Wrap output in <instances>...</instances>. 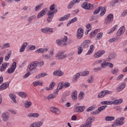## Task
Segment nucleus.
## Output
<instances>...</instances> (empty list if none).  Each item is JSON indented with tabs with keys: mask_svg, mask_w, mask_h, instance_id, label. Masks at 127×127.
Here are the masks:
<instances>
[{
	"mask_svg": "<svg viewBox=\"0 0 127 127\" xmlns=\"http://www.w3.org/2000/svg\"><path fill=\"white\" fill-rule=\"evenodd\" d=\"M125 120L126 118L125 117H121L120 118L116 119L115 124L112 125L113 127H119L120 126H124L125 125Z\"/></svg>",
	"mask_w": 127,
	"mask_h": 127,
	"instance_id": "nucleus-1",
	"label": "nucleus"
},
{
	"mask_svg": "<svg viewBox=\"0 0 127 127\" xmlns=\"http://www.w3.org/2000/svg\"><path fill=\"white\" fill-rule=\"evenodd\" d=\"M38 66V62L34 61L30 64L28 66L27 70L29 72H31L33 71L36 67Z\"/></svg>",
	"mask_w": 127,
	"mask_h": 127,
	"instance_id": "nucleus-2",
	"label": "nucleus"
},
{
	"mask_svg": "<svg viewBox=\"0 0 127 127\" xmlns=\"http://www.w3.org/2000/svg\"><path fill=\"white\" fill-rule=\"evenodd\" d=\"M58 10L57 9H55L53 11H49L48 12V17L47 18V21L48 22H51V21H52V19L53 17H54V14L56 13Z\"/></svg>",
	"mask_w": 127,
	"mask_h": 127,
	"instance_id": "nucleus-3",
	"label": "nucleus"
},
{
	"mask_svg": "<svg viewBox=\"0 0 127 127\" xmlns=\"http://www.w3.org/2000/svg\"><path fill=\"white\" fill-rule=\"evenodd\" d=\"M67 40L68 37H67V36H64L62 40H57L56 43L58 45H60V46H64L67 44L66 42Z\"/></svg>",
	"mask_w": 127,
	"mask_h": 127,
	"instance_id": "nucleus-4",
	"label": "nucleus"
},
{
	"mask_svg": "<svg viewBox=\"0 0 127 127\" xmlns=\"http://www.w3.org/2000/svg\"><path fill=\"white\" fill-rule=\"evenodd\" d=\"M111 94V92L109 90H103L100 92L98 95V98L101 99V98H104L105 96L107 95Z\"/></svg>",
	"mask_w": 127,
	"mask_h": 127,
	"instance_id": "nucleus-5",
	"label": "nucleus"
},
{
	"mask_svg": "<svg viewBox=\"0 0 127 127\" xmlns=\"http://www.w3.org/2000/svg\"><path fill=\"white\" fill-rule=\"evenodd\" d=\"M94 119V117H91L87 119L85 125L83 126H81L80 127H92V121H93V119Z\"/></svg>",
	"mask_w": 127,
	"mask_h": 127,
	"instance_id": "nucleus-6",
	"label": "nucleus"
},
{
	"mask_svg": "<svg viewBox=\"0 0 127 127\" xmlns=\"http://www.w3.org/2000/svg\"><path fill=\"white\" fill-rule=\"evenodd\" d=\"M56 57H58L59 59L61 60L65 59L67 57V55L63 52H59L56 55Z\"/></svg>",
	"mask_w": 127,
	"mask_h": 127,
	"instance_id": "nucleus-7",
	"label": "nucleus"
},
{
	"mask_svg": "<svg viewBox=\"0 0 127 127\" xmlns=\"http://www.w3.org/2000/svg\"><path fill=\"white\" fill-rule=\"evenodd\" d=\"M84 35V29L81 28H79L77 30L76 36L78 39H81Z\"/></svg>",
	"mask_w": 127,
	"mask_h": 127,
	"instance_id": "nucleus-8",
	"label": "nucleus"
},
{
	"mask_svg": "<svg viewBox=\"0 0 127 127\" xmlns=\"http://www.w3.org/2000/svg\"><path fill=\"white\" fill-rule=\"evenodd\" d=\"M15 69H16V62H13L11 67L8 69L7 73L8 74H11L14 72Z\"/></svg>",
	"mask_w": 127,
	"mask_h": 127,
	"instance_id": "nucleus-9",
	"label": "nucleus"
},
{
	"mask_svg": "<svg viewBox=\"0 0 127 127\" xmlns=\"http://www.w3.org/2000/svg\"><path fill=\"white\" fill-rule=\"evenodd\" d=\"M114 20V15L109 14L105 20L106 24H110Z\"/></svg>",
	"mask_w": 127,
	"mask_h": 127,
	"instance_id": "nucleus-10",
	"label": "nucleus"
},
{
	"mask_svg": "<svg viewBox=\"0 0 127 127\" xmlns=\"http://www.w3.org/2000/svg\"><path fill=\"white\" fill-rule=\"evenodd\" d=\"M48 9L47 8H45L43 10H42L37 15V18H41L43 16H44L45 14H46V12H47Z\"/></svg>",
	"mask_w": 127,
	"mask_h": 127,
	"instance_id": "nucleus-11",
	"label": "nucleus"
},
{
	"mask_svg": "<svg viewBox=\"0 0 127 127\" xmlns=\"http://www.w3.org/2000/svg\"><path fill=\"white\" fill-rule=\"evenodd\" d=\"M42 126H43V122L41 121H38L31 124L29 125V127H42Z\"/></svg>",
	"mask_w": 127,
	"mask_h": 127,
	"instance_id": "nucleus-12",
	"label": "nucleus"
},
{
	"mask_svg": "<svg viewBox=\"0 0 127 127\" xmlns=\"http://www.w3.org/2000/svg\"><path fill=\"white\" fill-rule=\"evenodd\" d=\"M80 2V0H72L67 5L68 9H71L74 6L75 3H79Z\"/></svg>",
	"mask_w": 127,
	"mask_h": 127,
	"instance_id": "nucleus-13",
	"label": "nucleus"
},
{
	"mask_svg": "<svg viewBox=\"0 0 127 127\" xmlns=\"http://www.w3.org/2000/svg\"><path fill=\"white\" fill-rule=\"evenodd\" d=\"M126 31V28L125 26H122L117 31L116 35L117 36H121Z\"/></svg>",
	"mask_w": 127,
	"mask_h": 127,
	"instance_id": "nucleus-14",
	"label": "nucleus"
},
{
	"mask_svg": "<svg viewBox=\"0 0 127 127\" xmlns=\"http://www.w3.org/2000/svg\"><path fill=\"white\" fill-rule=\"evenodd\" d=\"M3 122H6L9 120V114L7 112H3L1 114Z\"/></svg>",
	"mask_w": 127,
	"mask_h": 127,
	"instance_id": "nucleus-15",
	"label": "nucleus"
},
{
	"mask_svg": "<svg viewBox=\"0 0 127 127\" xmlns=\"http://www.w3.org/2000/svg\"><path fill=\"white\" fill-rule=\"evenodd\" d=\"M81 7L84 9H91L93 8V5L89 3L84 2L81 5Z\"/></svg>",
	"mask_w": 127,
	"mask_h": 127,
	"instance_id": "nucleus-16",
	"label": "nucleus"
},
{
	"mask_svg": "<svg viewBox=\"0 0 127 127\" xmlns=\"http://www.w3.org/2000/svg\"><path fill=\"white\" fill-rule=\"evenodd\" d=\"M9 66V63H3L0 66V72H3L5 71V69L7 68Z\"/></svg>",
	"mask_w": 127,
	"mask_h": 127,
	"instance_id": "nucleus-17",
	"label": "nucleus"
},
{
	"mask_svg": "<svg viewBox=\"0 0 127 127\" xmlns=\"http://www.w3.org/2000/svg\"><path fill=\"white\" fill-rule=\"evenodd\" d=\"M63 87H64L63 82L59 83L58 84L56 91L55 92V95H57V94H58V92H59V90H62V89L63 88Z\"/></svg>",
	"mask_w": 127,
	"mask_h": 127,
	"instance_id": "nucleus-18",
	"label": "nucleus"
},
{
	"mask_svg": "<svg viewBox=\"0 0 127 127\" xmlns=\"http://www.w3.org/2000/svg\"><path fill=\"white\" fill-rule=\"evenodd\" d=\"M91 41L89 40H86L83 42L82 46L83 48H88Z\"/></svg>",
	"mask_w": 127,
	"mask_h": 127,
	"instance_id": "nucleus-19",
	"label": "nucleus"
},
{
	"mask_svg": "<svg viewBox=\"0 0 127 127\" xmlns=\"http://www.w3.org/2000/svg\"><path fill=\"white\" fill-rule=\"evenodd\" d=\"M85 109V106H78L75 108V112H76L77 113H82V112H84Z\"/></svg>",
	"mask_w": 127,
	"mask_h": 127,
	"instance_id": "nucleus-20",
	"label": "nucleus"
},
{
	"mask_svg": "<svg viewBox=\"0 0 127 127\" xmlns=\"http://www.w3.org/2000/svg\"><path fill=\"white\" fill-rule=\"evenodd\" d=\"M126 85L127 84H126V83L125 82L121 83V85H119V87L117 88L118 92H121V91L124 90V89L126 88Z\"/></svg>",
	"mask_w": 127,
	"mask_h": 127,
	"instance_id": "nucleus-21",
	"label": "nucleus"
},
{
	"mask_svg": "<svg viewBox=\"0 0 127 127\" xmlns=\"http://www.w3.org/2000/svg\"><path fill=\"white\" fill-rule=\"evenodd\" d=\"M8 82H5L3 83L0 86V91H1L2 90H5V89H7V88H8Z\"/></svg>",
	"mask_w": 127,
	"mask_h": 127,
	"instance_id": "nucleus-22",
	"label": "nucleus"
},
{
	"mask_svg": "<svg viewBox=\"0 0 127 127\" xmlns=\"http://www.w3.org/2000/svg\"><path fill=\"white\" fill-rule=\"evenodd\" d=\"M55 76H58V77H61V76H63L64 75V72L62 70H57L53 72Z\"/></svg>",
	"mask_w": 127,
	"mask_h": 127,
	"instance_id": "nucleus-23",
	"label": "nucleus"
},
{
	"mask_svg": "<svg viewBox=\"0 0 127 127\" xmlns=\"http://www.w3.org/2000/svg\"><path fill=\"white\" fill-rule=\"evenodd\" d=\"M48 51V49L46 48H40L38 49L35 51L36 53H45V52H47Z\"/></svg>",
	"mask_w": 127,
	"mask_h": 127,
	"instance_id": "nucleus-24",
	"label": "nucleus"
},
{
	"mask_svg": "<svg viewBox=\"0 0 127 127\" xmlns=\"http://www.w3.org/2000/svg\"><path fill=\"white\" fill-rule=\"evenodd\" d=\"M50 110L51 111H52V113H54V114H60V111L58 110L57 108H56L55 107H51Z\"/></svg>",
	"mask_w": 127,
	"mask_h": 127,
	"instance_id": "nucleus-25",
	"label": "nucleus"
},
{
	"mask_svg": "<svg viewBox=\"0 0 127 127\" xmlns=\"http://www.w3.org/2000/svg\"><path fill=\"white\" fill-rule=\"evenodd\" d=\"M57 96V95L56 94H50L48 95L47 97L44 96V98L45 100H46L47 99L50 100L52 99H55V98H56Z\"/></svg>",
	"mask_w": 127,
	"mask_h": 127,
	"instance_id": "nucleus-26",
	"label": "nucleus"
},
{
	"mask_svg": "<svg viewBox=\"0 0 127 127\" xmlns=\"http://www.w3.org/2000/svg\"><path fill=\"white\" fill-rule=\"evenodd\" d=\"M28 118H38L39 114L38 113H30L28 115Z\"/></svg>",
	"mask_w": 127,
	"mask_h": 127,
	"instance_id": "nucleus-27",
	"label": "nucleus"
},
{
	"mask_svg": "<svg viewBox=\"0 0 127 127\" xmlns=\"http://www.w3.org/2000/svg\"><path fill=\"white\" fill-rule=\"evenodd\" d=\"M71 98L74 101L77 100V91H73L71 93Z\"/></svg>",
	"mask_w": 127,
	"mask_h": 127,
	"instance_id": "nucleus-28",
	"label": "nucleus"
},
{
	"mask_svg": "<svg viewBox=\"0 0 127 127\" xmlns=\"http://www.w3.org/2000/svg\"><path fill=\"white\" fill-rule=\"evenodd\" d=\"M94 50H95V46H94L93 45H91L90 47V49L87 53V55H90V54H92V53L93 52Z\"/></svg>",
	"mask_w": 127,
	"mask_h": 127,
	"instance_id": "nucleus-29",
	"label": "nucleus"
},
{
	"mask_svg": "<svg viewBox=\"0 0 127 127\" xmlns=\"http://www.w3.org/2000/svg\"><path fill=\"white\" fill-rule=\"evenodd\" d=\"M36 19V16H35V15L30 16V17H29L27 19V21L28 22V23H31V22L32 21V20H34V19Z\"/></svg>",
	"mask_w": 127,
	"mask_h": 127,
	"instance_id": "nucleus-30",
	"label": "nucleus"
},
{
	"mask_svg": "<svg viewBox=\"0 0 127 127\" xmlns=\"http://www.w3.org/2000/svg\"><path fill=\"white\" fill-rule=\"evenodd\" d=\"M68 17H70V14H68L67 15H64L63 17H62L61 18L59 19V21H64V20H67Z\"/></svg>",
	"mask_w": 127,
	"mask_h": 127,
	"instance_id": "nucleus-31",
	"label": "nucleus"
},
{
	"mask_svg": "<svg viewBox=\"0 0 127 127\" xmlns=\"http://www.w3.org/2000/svg\"><path fill=\"white\" fill-rule=\"evenodd\" d=\"M47 73L45 72H43L40 73V74H38L36 76V79H40V78H43V77H45V76H47Z\"/></svg>",
	"mask_w": 127,
	"mask_h": 127,
	"instance_id": "nucleus-32",
	"label": "nucleus"
},
{
	"mask_svg": "<svg viewBox=\"0 0 127 127\" xmlns=\"http://www.w3.org/2000/svg\"><path fill=\"white\" fill-rule=\"evenodd\" d=\"M26 46H27V43H24L23 45L21 46V48L20 49V52H23L24 50H25Z\"/></svg>",
	"mask_w": 127,
	"mask_h": 127,
	"instance_id": "nucleus-33",
	"label": "nucleus"
},
{
	"mask_svg": "<svg viewBox=\"0 0 127 127\" xmlns=\"http://www.w3.org/2000/svg\"><path fill=\"white\" fill-rule=\"evenodd\" d=\"M33 85L34 87H36L37 86H42V85H43V83L41 81H37L34 82L33 83Z\"/></svg>",
	"mask_w": 127,
	"mask_h": 127,
	"instance_id": "nucleus-34",
	"label": "nucleus"
},
{
	"mask_svg": "<svg viewBox=\"0 0 127 127\" xmlns=\"http://www.w3.org/2000/svg\"><path fill=\"white\" fill-rule=\"evenodd\" d=\"M108 106L107 105H103L101 107H100L98 108V111L99 113H101V112H103V111H105L106 110V108H107Z\"/></svg>",
	"mask_w": 127,
	"mask_h": 127,
	"instance_id": "nucleus-35",
	"label": "nucleus"
},
{
	"mask_svg": "<svg viewBox=\"0 0 127 127\" xmlns=\"http://www.w3.org/2000/svg\"><path fill=\"white\" fill-rule=\"evenodd\" d=\"M115 117L114 116H107L105 118V121L107 122H112V121H114Z\"/></svg>",
	"mask_w": 127,
	"mask_h": 127,
	"instance_id": "nucleus-36",
	"label": "nucleus"
},
{
	"mask_svg": "<svg viewBox=\"0 0 127 127\" xmlns=\"http://www.w3.org/2000/svg\"><path fill=\"white\" fill-rule=\"evenodd\" d=\"M123 99L116 100L115 101H113L114 105H120V104H122V103H123Z\"/></svg>",
	"mask_w": 127,
	"mask_h": 127,
	"instance_id": "nucleus-37",
	"label": "nucleus"
},
{
	"mask_svg": "<svg viewBox=\"0 0 127 127\" xmlns=\"http://www.w3.org/2000/svg\"><path fill=\"white\" fill-rule=\"evenodd\" d=\"M18 95L21 97V98H26V96H27V94L24 92H19L18 93Z\"/></svg>",
	"mask_w": 127,
	"mask_h": 127,
	"instance_id": "nucleus-38",
	"label": "nucleus"
},
{
	"mask_svg": "<svg viewBox=\"0 0 127 127\" xmlns=\"http://www.w3.org/2000/svg\"><path fill=\"white\" fill-rule=\"evenodd\" d=\"M25 107L28 109V108H30V106L31 105H32V103H31V102L28 101L26 100L25 101Z\"/></svg>",
	"mask_w": 127,
	"mask_h": 127,
	"instance_id": "nucleus-39",
	"label": "nucleus"
},
{
	"mask_svg": "<svg viewBox=\"0 0 127 127\" xmlns=\"http://www.w3.org/2000/svg\"><path fill=\"white\" fill-rule=\"evenodd\" d=\"M79 78H80V73H77L74 75L72 79L73 82H77V79H79Z\"/></svg>",
	"mask_w": 127,
	"mask_h": 127,
	"instance_id": "nucleus-40",
	"label": "nucleus"
},
{
	"mask_svg": "<svg viewBox=\"0 0 127 127\" xmlns=\"http://www.w3.org/2000/svg\"><path fill=\"white\" fill-rule=\"evenodd\" d=\"M77 20H78V18H77V17L73 18V19H71L69 21H68V22L67 24V26H69V25H70V24H71V23H73V22H76Z\"/></svg>",
	"mask_w": 127,
	"mask_h": 127,
	"instance_id": "nucleus-41",
	"label": "nucleus"
},
{
	"mask_svg": "<svg viewBox=\"0 0 127 127\" xmlns=\"http://www.w3.org/2000/svg\"><path fill=\"white\" fill-rule=\"evenodd\" d=\"M68 94H64L63 95L62 98V100L63 103L67 102V97H68Z\"/></svg>",
	"mask_w": 127,
	"mask_h": 127,
	"instance_id": "nucleus-42",
	"label": "nucleus"
},
{
	"mask_svg": "<svg viewBox=\"0 0 127 127\" xmlns=\"http://www.w3.org/2000/svg\"><path fill=\"white\" fill-rule=\"evenodd\" d=\"M101 8H102V6L97 7L93 12V14H98L100 11H101Z\"/></svg>",
	"mask_w": 127,
	"mask_h": 127,
	"instance_id": "nucleus-43",
	"label": "nucleus"
},
{
	"mask_svg": "<svg viewBox=\"0 0 127 127\" xmlns=\"http://www.w3.org/2000/svg\"><path fill=\"white\" fill-rule=\"evenodd\" d=\"M55 8H56V5L55 4H52L50 6V11H54L55 9H57Z\"/></svg>",
	"mask_w": 127,
	"mask_h": 127,
	"instance_id": "nucleus-44",
	"label": "nucleus"
},
{
	"mask_svg": "<svg viewBox=\"0 0 127 127\" xmlns=\"http://www.w3.org/2000/svg\"><path fill=\"white\" fill-rule=\"evenodd\" d=\"M43 58H44V59H47L49 60H51V59H53L52 57L51 56H50V55H44L43 56Z\"/></svg>",
	"mask_w": 127,
	"mask_h": 127,
	"instance_id": "nucleus-45",
	"label": "nucleus"
},
{
	"mask_svg": "<svg viewBox=\"0 0 127 127\" xmlns=\"http://www.w3.org/2000/svg\"><path fill=\"white\" fill-rule=\"evenodd\" d=\"M117 27H118V25H115L112 29H111L110 31L108 32L109 34H111V33H113L114 31L117 29Z\"/></svg>",
	"mask_w": 127,
	"mask_h": 127,
	"instance_id": "nucleus-46",
	"label": "nucleus"
},
{
	"mask_svg": "<svg viewBox=\"0 0 127 127\" xmlns=\"http://www.w3.org/2000/svg\"><path fill=\"white\" fill-rule=\"evenodd\" d=\"M10 98L11 99V100L13 101V102L15 103L16 104V100H15V95L13 94H10L9 95Z\"/></svg>",
	"mask_w": 127,
	"mask_h": 127,
	"instance_id": "nucleus-47",
	"label": "nucleus"
},
{
	"mask_svg": "<svg viewBox=\"0 0 127 127\" xmlns=\"http://www.w3.org/2000/svg\"><path fill=\"white\" fill-rule=\"evenodd\" d=\"M101 13H100V16H103V15H104V14H105L106 13V8L103 7V6H102V8H101Z\"/></svg>",
	"mask_w": 127,
	"mask_h": 127,
	"instance_id": "nucleus-48",
	"label": "nucleus"
},
{
	"mask_svg": "<svg viewBox=\"0 0 127 127\" xmlns=\"http://www.w3.org/2000/svg\"><path fill=\"white\" fill-rule=\"evenodd\" d=\"M119 40V38L118 37H115L113 38L110 39L109 40V42H110V43H112L113 42H115V41H118Z\"/></svg>",
	"mask_w": 127,
	"mask_h": 127,
	"instance_id": "nucleus-49",
	"label": "nucleus"
},
{
	"mask_svg": "<svg viewBox=\"0 0 127 127\" xmlns=\"http://www.w3.org/2000/svg\"><path fill=\"white\" fill-rule=\"evenodd\" d=\"M98 33V29H95L94 31H92L90 33V36H92V37H94V36H96V34Z\"/></svg>",
	"mask_w": 127,
	"mask_h": 127,
	"instance_id": "nucleus-50",
	"label": "nucleus"
},
{
	"mask_svg": "<svg viewBox=\"0 0 127 127\" xmlns=\"http://www.w3.org/2000/svg\"><path fill=\"white\" fill-rule=\"evenodd\" d=\"M11 55V51H10L7 56H5V60L6 61H8L9 60V59L10 58V56Z\"/></svg>",
	"mask_w": 127,
	"mask_h": 127,
	"instance_id": "nucleus-51",
	"label": "nucleus"
},
{
	"mask_svg": "<svg viewBox=\"0 0 127 127\" xmlns=\"http://www.w3.org/2000/svg\"><path fill=\"white\" fill-rule=\"evenodd\" d=\"M85 95V93L82 92H80L79 94V96L78 98L80 100H83V99H84V95Z\"/></svg>",
	"mask_w": 127,
	"mask_h": 127,
	"instance_id": "nucleus-52",
	"label": "nucleus"
},
{
	"mask_svg": "<svg viewBox=\"0 0 127 127\" xmlns=\"http://www.w3.org/2000/svg\"><path fill=\"white\" fill-rule=\"evenodd\" d=\"M42 5H43V3H41L39 5H37L35 8V11H38V10H39V9H40Z\"/></svg>",
	"mask_w": 127,
	"mask_h": 127,
	"instance_id": "nucleus-53",
	"label": "nucleus"
},
{
	"mask_svg": "<svg viewBox=\"0 0 127 127\" xmlns=\"http://www.w3.org/2000/svg\"><path fill=\"white\" fill-rule=\"evenodd\" d=\"M102 62H103L102 60H97V61L94 62L92 64V65H93V66H95V65H97V64H101V63H102Z\"/></svg>",
	"mask_w": 127,
	"mask_h": 127,
	"instance_id": "nucleus-54",
	"label": "nucleus"
},
{
	"mask_svg": "<svg viewBox=\"0 0 127 127\" xmlns=\"http://www.w3.org/2000/svg\"><path fill=\"white\" fill-rule=\"evenodd\" d=\"M82 52H83V48L82 47H78L77 54L78 55H80V54H82Z\"/></svg>",
	"mask_w": 127,
	"mask_h": 127,
	"instance_id": "nucleus-55",
	"label": "nucleus"
},
{
	"mask_svg": "<svg viewBox=\"0 0 127 127\" xmlns=\"http://www.w3.org/2000/svg\"><path fill=\"white\" fill-rule=\"evenodd\" d=\"M111 73H112V74H113L114 75H117V74H118V73H119V69L115 68L114 69H113L111 71Z\"/></svg>",
	"mask_w": 127,
	"mask_h": 127,
	"instance_id": "nucleus-56",
	"label": "nucleus"
},
{
	"mask_svg": "<svg viewBox=\"0 0 127 127\" xmlns=\"http://www.w3.org/2000/svg\"><path fill=\"white\" fill-rule=\"evenodd\" d=\"M105 67H107V63L105 61H104L100 65V68H102V69H104Z\"/></svg>",
	"mask_w": 127,
	"mask_h": 127,
	"instance_id": "nucleus-57",
	"label": "nucleus"
},
{
	"mask_svg": "<svg viewBox=\"0 0 127 127\" xmlns=\"http://www.w3.org/2000/svg\"><path fill=\"white\" fill-rule=\"evenodd\" d=\"M102 37H103V33L102 32H100L97 35V39H101V38H102Z\"/></svg>",
	"mask_w": 127,
	"mask_h": 127,
	"instance_id": "nucleus-58",
	"label": "nucleus"
},
{
	"mask_svg": "<svg viewBox=\"0 0 127 127\" xmlns=\"http://www.w3.org/2000/svg\"><path fill=\"white\" fill-rule=\"evenodd\" d=\"M116 3H119V0H113L111 2V4L112 6H114Z\"/></svg>",
	"mask_w": 127,
	"mask_h": 127,
	"instance_id": "nucleus-59",
	"label": "nucleus"
},
{
	"mask_svg": "<svg viewBox=\"0 0 127 127\" xmlns=\"http://www.w3.org/2000/svg\"><path fill=\"white\" fill-rule=\"evenodd\" d=\"M55 85H56V83L54 82H52V83H51V84H50V86H49L51 90H52L53 89V88H54V87H55Z\"/></svg>",
	"mask_w": 127,
	"mask_h": 127,
	"instance_id": "nucleus-60",
	"label": "nucleus"
},
{
	"mask_svg": "<svg viewBox=\"0 0 127 127\" xmlns=\"http://www.w3.org/2000/svg\"><path fill=\"white\" fill-rule=\"evenodd\" d=\"M8 47H10V45L9 43H7L3 45V47L2 48V49H3V48H8Z\"/></svg>",
	"mask_w": 127,
	"mask_h": 127,
	"instance_id": "nucleus-61",
	"label": "nucleus"
},
{
	"mask_svg": "<svg viewBox=\"0 0 127 127\" xmlns=\"http://www.w3.org/2000/svg\"><path fill=\"white\" fill-rule=\"evenodd\" d=\"M101 70H102V68L101 67L94 68L93 69L94 72H99V71H101Z\"/></svg>",
	"mask_w": 127,
	"mask_h": 127,
	"instance_id": "nucleus-62",
	"label": "nucleus"
},
{
	"mask_svg": "<svg viewBox=\"0 0 127 127\" xmlns=\"http://www.w3.org/2000/svg\"><path fill=\"white\" fill-rule=\"evenodd\" d=\"M70 83L69 82H64V88H68V87H70Z\"/></svg>",
	"mask_w": 127,
	"mask_h": 127,
	"instance_id": "nucleus-63",
	"label": "nucleus"
},
{
	"mask_svg": "<svg viewBox=\"0 0 127 127\" xmlns=\"http://www.w3.org/2000/svg\"><path fill=\"white\" fill-rule=\"evenodd\" d=\"M127 15V10H125L123 11V12L122 14V16L125 17Z\"/></svg>",
	"mask_w": 127,
	"mask_h": 127,
	"instance_id": "nucleus-64",
	"label": "nucleus"
}]
</instances>
